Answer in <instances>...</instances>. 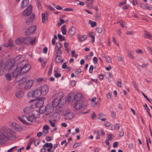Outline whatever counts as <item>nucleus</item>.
Wrapping results in <instances>:
<instances>
[{"mask_svg":"<svg viewBox=\"0 0 152 152\" xmlns=\"http://www.w3.org/2000/svg\"><path fill=\"white\" fill-rule=\"evenodd\" d=\"M39 108V112L40 113L42 114L46 111L45 106H42Z\"/></svg>","mask_w":152,"mask_h":152,"instance_id":"bb28decb","label":"nucleus"},{"mask_svg":"<svg viewBox=\"0 0 152 152\" xmlns=\"http://www.w3.org/2000/svg\"><path fill=\"white\" fill-rule=\"evenodd\" d=\"M81 72V69L80 68H79L75 72V73L77 75L80 74Z\"/></svg>","mask_w":152,"mask_h":152,"instance_id":"4d7b16f0","label":"nucleus"},{"mask_svg":"<svg viewBox=\"0 0 152 152\" xmlns=\"http://www.w3.org/2000/svg\"><path fill=\"white\" fill-rule=\"evenodd\" d=\"M93 66L92 65L91 66L89 69V72L90 73H92L93 72Z\"/></svg>","mask_w":152,"mask_h":152,"instance_id":"680f3d73","label":"nucleus"},{"mask_svg":"<svg viewBox=\"0 0 152 152\" xmlns=\"http://www.w3.org/2000/svg\"><path fill=\"white\" fill-rule=\"evenodd\" d=\"M61 55H56V61L59 63L61 61Z\"/></svg>","mask_w":152,"mask_h":152,"instance_id":"473e14b6","label":"nucleus"},{"mask_svg":"<svg viewBox=\"0 0 152 152\" xmlns=\"http://www.w3.org/2000/svg\"><path fill=\"white\" fill-rule=\"evenodd\" d=\"M142 94L144 96V97L145 98L147 99V100L149 101V102L151 103V102L150 100L148 98L147 96L145 95V94L142 92Z\"/></svg>","mask_w":152,"mask_h":152,"instance_id":"0e129e2a","label":"nucleus"},{"mask_svg":"<svg viewBox=\"0 0 152 152\" xmlns=\"http://www.w3.org/2000/svg\"><path fill=\"white\" fill-rule=\"evenodd\" d=\"M54 76L56 78H58L61 76V74L60 73H56L55 74Z\"/></svg>","mask_w":152,"mask_h":152,"instance_id":"052dcab7","label":"nucleus"},{"mask_svg":"<svg viewBox=\"0 0 152 152\" xmlns=\"http://www.w3.org/2000/svg\"><path fill=\"white\" fill-rule=\"evenodd\" d=\"M93 2V0H87L86 4L90 8H92L93 7L92 6V4Z\"/></svg>","mask_w":152,"mask_h":152,"instance_id":"cd10ccee","label":"nucleus"},{"mask_svg":"<svg viewBox=\"0 0 152 152\" xmlns=\"http://www.w3.org/2000/svg\"><path fill=\"white\" fill-rule=\"evenodd\" d=\"M52 69H53V65L52 64H51L50 65V68L49 69L48 73V76H50L52 73Z\"/></svg>","mask_w":152,"mask_h":152,"instance_id":"72a5a7b5","label":"nucleus"},{"mask_svg":"<svg viewBox=\"0 0 152 152\" xmlns=\"http://www.w3.org/2000/svg\"><path fill=\"white\" fill-rule=\"evenodd\" d=\"M51 118L54 121H58L60 119V115L57 113H53L51 115Z\"/></svg>","mask_w":152,"mask_h":152,"instance_id":"dca6fc26","label":"nucleus"},{"mask_svg":"<svg viewBox=\"0 0 152 152\" xmlns=\"http://www.w3.org/2000/svg\"><path fill=\"white\" fill-rule=\"evenodd\" d=\"M46 112L47 113H50L52 112L53 110V107L51 104H47L46 106Z\"/></svg>","mask_w":152,"mask_h":152,"instance_id":"f3484780","label":"nucleus"},{"mask_svg":"<svg viewBox=\"0 0 152 152\" xmlns=\"http://www.w3.org/2000/svg\"><path fill=\"white\" fill-rule=\"evenodd\" d=\"M49 123L50 124L51 126L52 127H55L56 126L55 124L51 120L49 121Z\"/></svg>","mask_w":152,"mask_h":152,"instance_id":"49530a36","label":"nucleus"},{"mask_svg":"<svg viewBox=\"0 0 152 152\" xmlns=\"http://www.w3.org/2000/svg\"><path fill=\"white\" fill-rule=\"evenodd\" d=\"M14 63H12L11 62L9 63L8 66H10L9 68L8 72L12 74L13 77H16L18 75L21 74L20 68L18 67V64H15L14 61Z\"/></svg>","mask_w":152,"mask_h":152,"instance_id":"f03ea898","label":"nucleus"},{"mask_svg":"<svg viewBox=\"0 0 152 152\" xmlns=\"http://www.w3.org/2000/svg\"><path fill=\"white\" fill-rule=\"evenodd\" d=\"M89 23L91 25V27H94L96 25V23L94 21H92L91 20L89 21Z\"/></svg>","mask_w":152,"mask_h":152,"instance_id":"f704fd0d","label":"nucleus"},{"mask_svg":"<svg viewBox=\"0 0 152 152\" xmlns=\"http://www.w3.org/2000/svg\"><path fill=\"white\" fill-rule=\"evenodd\" d=\"M46 61H44L43 63L41 64V66H42V67L43 68H44V67H45V66L46 65Z\"/></svg>","mask_w":152,"mask_h":152,"instance_id":"338daca9","label":"nucleus"},{"mask_svg":"<svg viewBox=\"0 0 152 152\" xmlns=\"http://www.w3.org/2000/svg\"><path fill=\"white\" fill-rule=\"evenodd\" d=\"M43 148H53V145L51 143H45L44 145H42Z\"/></svg>","mask_w":152,"mask_h":152,"instance_id":"c85d7f7f","label":"nucleus"},{"mask_svg":"<svg viewBox=\"0 0 152 152\" xmlns=\"http://www.w3.org/2000/svg\"><path fill=\"white\" fill-rule=\"evenodd\" d=\"M103 30L101 28H98L96 29V31L99 33H101L102 31Z\"/></svg>","mask_w":152,"mask_h":152,"instance_id":"a18cd8bd","label":"nucleus"},{"mask_svg":"<svg viewBox=\"0 0 152 152\" xmlns=\"http://www.w3.org/2000/svg\"><path fill=\"white\" fill-rule=\"evenodd\" d=\"M12 44L11 43H5L4 44V46L6 47H8L11 46L12 45Z\"/></svg>","mask_w":152,"mask_h":152,"instance_id":"5fc2aeb1","label":"nucleus"},{"mask_svg":"<svg viewBox=\"0 0 152 152\" xmlns=\"http://www.w3.org/2000/svg\"><path fill=\"white\" fill-rule=\"evenodd\" d=\"M56 50V55H61L62 53V51L60 49H57Z\"/></svg>","mask_w":152,"mask_h":152,"instance_id":"e433bc0d","label":"nucleus"},{"mask_svg":"<svg viewBox=\"0 0 152 152\" xmlns=\"http://www.w3.org/2000/svg\"><path fill=\"white\" fill-rule=\"evenodd\" d=\"M35 142V139L33 137L30 138L29 140V144L30 145L33 142Z\"/></svg>","mask_w":152,"mask_h":152,"instance_id":"de8ad7c7","label":"nucleus"},{"mask_svg":"<svg viewBox=\"0 0 152 152\" xmlns=\"http://www.w3.org/2000/svg\"><path fill=\"white\" fill-rule=\"evenodd\" d=\"M58 37L59 39V40L60 41H62L65 39V38L63 37L62 36L61 34H58Z\"/></svg>","mask_w":152,"mask_h":152,"instance_id":"ea45409f","label":"nucleus"},{"mask_svg":"<svg viewBox=\"0 0 152 152\" xmlns=\"http://www.w3.org/2000/svg\"><path fill=\"white\" fill-rule=\"evenodd\" d=\"M140 6L144 9H147L148 6L147 4H142L140 5Z\"/></svg>","mask_w":152,"mask_h":152,"instance_id":"58836bf2","label":"nucleus"},{"mask_svg":"<svg viewBox=\"0 0 152 152\" xmlns=\"http://www.w3.org/2000/svg\"><path fill=\"white\" fill-rule=\"evenodd\" d=\"M120 23V25L122 27H126V24L125 22L121 20Z\"/></svg>","mask_w":152,"mask_h":152,"instance_id":"a19ab883","label":"nucleus"},{"mask_svg":"<svg viewBox=\"0 0 152 152\" xmlns=\"http://www.w3.org/2000/svg\"><path fill=\"white\" fill-rule=\"evenodd\" d=\"M114 126V129L116 130H118L119 129L120 126V124H116L115 126Z\"/></svg>","mask_w":152,"mask_h":152,"instance_id":"37998d69","label":"nucleus"},{"mask_svg":"<svg viewBox=\"0 0 152 152\" xmlns=\"http://www.w3.org/2000/svg\"><path fill=\"white\" fill-rule=\"evenodd\" d=\"M126 2V0H124L123 2H121L119 4L118 6L119 7H121L123 5H125Z\"/></svg>","mask_w":152,"mask_h":152,"instance_id":"09e8293b","label":"nucleus"},{"mask_svg":"<svg viewBox=\"0 0 152 152\" xmlns=\"http://www.w3.org/2000/svg\"><path fill=\"white\" fill-rule=\"evenodd\" d=\"M96 116V115L94 112H93L91 116V118L94 120Z\"/></svg>","mask_w":152,"mask_h":152,"instance_id":"13d9d810","label":"nucleus"},{"mask_svg":"<svg viewBox=\"0 0 152 152\" xmlns=\"http://www.w3.org/2000/svg\"><path fill=\"white\" fill-rule=\"evenodd\" d=\"M24 41H26L25 38H20L16 40L15 42L17 45H20L21 44H22Z\"/></svg>","mask_w":152,"mask_h":152,"instance_id":"5701e85b","label":"nucleus"},{"mask_svg":"<svg viewBox=\"0 0 152 152\" xmlns=\"http://www.w3.org/2000/svg\"><path fill=\"white\" fill-rule=\"evenodd\" d=\"M17 64H18V67H19L20 68V73L21 75L25 73L26 72H23V71H24V70H25V68L23 65H20V62L18 63Z\"/></svg>","mask_w":152,"mask_h":152,"instance_id":"b1692460","label":"nucleus"},{"mask_svg":"<svg viewBox=\"0 0 152 152\" xmlns=\"http://www.w3.org/2000/svg\"><path fill=\"white\" fill-rule=\"evenodd\" d=\"M17 147L16 146H14L9 149L7 151V152H11L12 150L14 149L15 148Z\"/></svg>","mask_w":152,"mask_h":152,"instance_id":"774afa93","label":"nucleus"},{"mask_svg":"<svg viewBox=\"0 0 152 152\" xmlns=\"http://www.w3.org/2000/svg\"><path fill=\"white\" fill-rule=\"evenodd\" d=\"M32 6L29 5L26 10L23 12V14L25 16H28L32 12Z\"/></svg>","mask_w":152,"mask_h":152,"instance_id":"9d476101","label":"nucleus"},{"mask_svg":"<svg viewBox=\"0 0 152 152\" xmlns=\"http://www.w3.org/2000/svg\"><path fill=\"white\" fill-rule=\"evenodd\" d=\"M7 134L8 138H6L8 139H10L11 138L12 140H14L16 138V133L11 129H8Z\"/></svg>","mask_w":152,"mask_h":152,"instance_id":"39448f33","label":"nucleus"},{"mask_svg":"<svg viewBox=\"0 0 152 152\" xmlns=\"http://www.w3.org/2000/svg\"><path fill=\"white\" fill-rule=\"evenodd\" d=\"M72 56L73 57H75L76 58L78 56V55L77 54H75V51L74 50H73L72 51Z\"/></svg>","mask_w":152,"mask_h":152,"instance_id":"79ce46f5","label":"nucleus"},{"mask_svg":"<svg viewBox=\"0 0 152 152\" xmlns=\"http://www.w3.org/2000/svg\"><path fill=\"white\" fill-rule=\"evenodd\" d=\"M75 32V27L72 26L70 28L69 31V35L70 37H72Z\"/></svg>","mask_w":152,"mask_h":152,"instance_id":"aec40b11","label":"nucleus"},{"mask_svg":"<svg viewBox=\"0 0 152 152\" xmlns=\"http://www.w3.org/2000/svg\"><path fill=\"white\" fill-rule=\"evenodd\" d=\"M29 3L28 0H23L22 1L21 4V7L22 9H23L26 7Z\"/></svg>","mask_w":152,"mask_h":152,"instance_id":"412c9836","label":"nucleus"},{"mask_svg":"<svg viewBox=\"0 0 152 152\" xmlns=\"http://www.w3.org/2000/svg\"><path fill=\"white\" fill-rule=\"evenodd\" d=\"M128 54L130 58H134V56L132 55V52H130V51H128Z\"/></svg>","mask_w":152,"mask_h":152,"instance_id":"864d4df0","label":"nucleus"},{"mask_svg":"<svg viewBox=\"0 0 152 152\" xmlns=\"http://www.w3.org/2000/svg\"><path fill=\"white\" fill-rule=\"evenodd\" d=\"M12 125L14 128L16 129H18V128H22L21 126H19L18 124H17L15 122L12 123Z\"/></svg>","mask_w":152,"mask_h":152,"instance_id":"2f4dec72","label":"nucleus"},{"mask_svg":"<svg viewBox=\"0 0 152 152\" xmlns=\"http://www.w3.org/2000/svg\"><path fill=\"white\" fill-rule=\"evenodd\" d=\"M48 86L46 85L43 86L40 88L42 95L43 96H45L47 94L48 91Z\"/></svg>","mask_w":152,"mask_h":152,"instance_id":"1a4fd4ad","label":"nucleus"},{"mask_svg":"<svg viewBox=\"0 0 152 152\" xmlns=\"http://www.w3.org/2000/svg\"><path fill=\"white\" fill-rule=\"evenodd\" d=\"M41 95H42L41 92L40 90V88H37L33 92V97L38 98Z\"/></svg>","mask_w":152,"mask_h":152,"instance_id":"9b49d317","label":"nucleus"},{"mask_svg":"<svg viewBox=\"0 0 152 152\" xmlns=\"http://www.w3.org/2000/svg\"><path fill=\"white\" fill-rule=\"evenodd\" d=\"M63 96V94L62 92H60L58 94V96L54 99L52 102V105L53 107H56L59 104H63L61 101Z\"/></svg>","mask_w":152,"mask_h":152,"instance_id":"20e7f679","label":"nucleus"},{"mask_svg":"<svg viewBox=\"0 0 152 152\" xmlns=\"http://www.w3.org/2000/svg\"><path fill=\"white\" fill-rule=\"evenodd\" d=\"M134 88L137 90H138L137 86V84L134 81L132 82Z\"/></svg>","mask_w":152,"mask_h":152,"instance_id":"e2e57ef3","label":"nucleus"},{"mask_svg":"<svg viewBox=\"0 0 152 152\" xmlns=\"http://www.w3.org/2000/svg\"><path fill=\"white\" fill-rule=\"evenodd\" d=\"M25 39L26 41H28L31 45L34 44L36 40V38L35 37H28L25 38Z\"/></svg>","mask_w":152,"mask_h":152,"instance_id":"ddd939ff","label":"nucleus"},{"mask_svg":"<svg viewBox=\"0 0 152 152\" xmlns=\"http://www.w3.org/2000/svg\"><path fill=\"white\" fill-rule=\"evenodd\" d=\"M44 103V101L42 100H38L35 104V106L37 107H40L43 106Z\"/></svg>","mask_w":152,"mask_h":152,"instance_id":"4be33fe9","label":"nucleus"},{"mask_svg":"<svg viewBox=\"0 0 152 152\" xmlns=\"http://www.w3.org/2000/svg\"><path fill=\"white\" fill-rule=\"evenodd\" d=\"M26 77H23L20 80L19 82L20 84H23L26 81Z\"/></svg>","mask_w":152,"mask_h":152,"instance_id":"c9c22d12","label":"nucleus"},{"mask_svg":"<svg viewBox=\"0 0 152 152\" xmlns=\"http://www.w3.org/2000/svg\"><path fill=\"white\" fill-rule=\"evenodd\" d=\"M7 134L4 132L2 130L0 129V139L1 141L0 143L1 142V140L5 138H8L7 136Z\"/></svg>","mask_w":152,"mask_h":152,"instance_id":"a211bd4d","label":"nucleus"},{"mask_svg":"<svg viewBox=\"0 0 152 152\" xmlns=\"http://www.w3.org/2000/svg\"><path fill=\"white\" fill-rule=\"evenodd\" d=\"M66 26L65 25H64L61 27V31L62 32V33L64 35H65L66 34Z\"/></svg>","mask_w":152,"mask_h":152,"instance_id":"7c9ffc66","label":"nucleus"},{"mask_svg":"<svg viewBox=\"0 0 152 152\" xmlns=\"http://www.w3.org/2000/svg\"><path fill=\"white\" fill-rule=\"evenodd\" d=\"M48 132V131H46L43 130L42 131V134L44 135V136H45Z\"/></svg>","mask_w":152,"mask_h":152,"instance_id":"69168bd1","label":"nucleus"},{"mask_svg":"<svg viewBox=\"0 0 152 152\" xmlns=\"http://www.w3.org/2000/svg\"><path fill=\"white\" fill-rule=\"evenodd\" d=\"M14 62L15 64L20 62V65L24 66L25 70L23 71V72H26L30 69V66L28 64V61L26 60H24V58L21 55L16 56L14 59Z\"/></svg>","mask_w":152,"mask_h":152,"instance_id":"7ed1b4c3","label":"nucleus"},{"mask_svg":"<svg viewBox=\"0 0 152 152\" xmlns=\"http://www.w3.org/2000/svg\"><path fill=\"white\" fill-rule=\"evenodd\" d=\"M84 102H77L75 105V108L76 110L82 109L83 108H85L86 106V105L84 104Z\"/></svg>","mask_w":152,"mask_h":152,"instance_id":"6e6552de","label":"nucleus"},{"mask_svg":"<svg viewBox=\"0 0 152 152\" xmlns=\"http://www.w3.org/2000/svg\"><path fill=\"white\" fill-rule=\"evenodd\" d=\"M15 96L17 97L20 98L23 96V92L21 91H18L16 92Z\"/></svg>","mask_w":152,"mask_h":152,"instance_id":"a878e982","label":"nucleus"},{"mask_svg":"<svg viewBox=\"0 0 152 152\" xmlns=\"http://www.w3.org/2000/svg\"><path fill=\"white\" fill-rule=\"evenodd\" d=\"M77 39L79 42H82L86 40L87 39V36L86 35L81 36L80 35L77 34Z\"/></svg>","mask_w":152,"mask_h":152,"instance_id":"2eb2a0df","label":"nucleus"},{"mask_svg":"<svg viewBox=\"0 0 152 152\" xmlns=\"http://www.w3.org/2000/svg\"><path fill=\"white\" fill-rule=\"evenodd\" d=\"M98 102L97 101H95L94 102H92L91 104V105L92 107H95L96 105L98 104Z\"/></svg>","mask_w":152,"mask_h":152,"instance_id":"3c124183","label":"nucleus"},{"mask_svg":"<svg viewBox=\"0 0 152 152\" xmlns=\"http://www.w3.org/2000/svg\"><path fill=\"white\" fill-rule=\"evenodd\" d=\"M42 20L43 23H45V13H42Z\"/></svg>","mask_w":152,"mask_h":152,"instance_id":"4c0bfd02","label":"nucleus"},{"mask_svg":"<svg viewBox=\"0 0 152 152\" xmlns=\"http://www.w3.org/2000/svg\"><path fill=\"white\" fill-rule=\"evenodd\" d=\"M39 117V113L37 111L34 110L32 111L31 115L27 116L23 115L21 117H19L18 119L25 125H28L31 124L33 121H35L36 118Z\"/></svg>","mask_w":152,"mask_h":152,"instance_id":"f257e3e1","label":"nucleus"},{"mask_svg":"<svg viewBox=\"0 0 152 152\" xmlns=\"http://www.w3.org/2000/svg\"><path fill=\"white\" fill-rule=\"evenodd\" d=\"M37 29L36 26L32 25L28 28L26 30L25 34L26 35H29L34 32Z\"/></svg>","mask_w":152,"mask_h":152,"instance_id":"423d86ee","label":"nucleus"},{"mask_svg":"<svg viewBox=\"0 0 152 152\" xmlns=\"http://www.w3.org/2000/svg\"><path fill=\"white\" fill-rule=\"evenodd\" d=\"M34 81L32 80H29L26 83L24 88L26 90H28L33 85Z\"/></svg>","mask_w":152,"mask_h":152,"instance_id":"f8f14e48","label":"nucleus"},{"mask_svg":"<svg viewBox=\"0 0 152 152\" xmlns=\"http://www.w3.org/2000/svg\"><path fill=\"white\" fill-rule=\"evenodd\" d=\"M35 18V16L34 15H32L29 17L26 20V23L28 25H30L32 23L33 20Z\"/></svg>","mask_w":152,"mask_h":152,"instance_id":"6ab92c4d","label":"nucleus"},{"mask_svg":"<svg viewBox=\"0 0 152 152\" xmlns=\"http://www.w3.org/2000/svg\"><path fill=\"white\" fill-rule=\"evenodd\" d=\"M106 61L108 63H111L112 62V59L111 57L109 56H107L106 58Z\"/></svg>","mask_w":152,"mask_h":152,"instance_id":"603ef678","label":"nucleus"},{"mask_svg":"<svg viewBox=\"0 0 152 152\" xmlns=\"http://www.w3.org/2000/svg\"><path fill=\"white\" fill-rule=\"evenodd\" d=\"M93 62L94 64L97 63L98 62V59L96 57H94L93 58Z\"/></svg>","mask_w":152,"mask_h":152,"instance_id":"6e6d98bb","label":"nucleus"},{"mask_svg":"<svg viewBox=\"0 0 152 152\" xmlns=\"http://www.w3.org/2000/svg\"><path fill=\"white\" fill-rule=\"evenodd\" d=\"M62 47V45L61 43L57 42L56 45L55 50L60 49Z\"/></svg>","mask_w":152,"mask_h":152,"instance_id":"c756f323","label":"nucleus"},{"mask_svg":"<svg viewBox=\"0 0 152 152\" xmlns=\"http://www.w3.org/2000/svg\"><path fill=\"white\" fill-rule=\"evenodd\" d=\"M64 119L67 120H70L74 116V114L73 112H66L64 113Z\"/></svg>","mask_w":152,"mask_h":152,"instance_id":"0eeeda50","label":"nucleus"},{"mask_svg":"<svg viewBox=\"0 0 152 152\" xmlns=\"http://www.w3.org/2000/svg\"><path fill=\"white\" fill-rule=\"evenodd\" d=\"M81 144L80 143H75L73 147L74 148H77L79 146H80Z\"/></svg>","mask_w":152,"mask_h":152,"instance_id":"bf43d9fd","label":"nucleus"},{"mask_svg":"<svg viewBox=\"0 0 152 152\" xmlns=\"http://www.w3.org/2000/svg\"><path fill=\"white\" fill-rule=\"evenodd\" d=\"M83 98V96L82 94L78 93L76 94L74 96L73 100L76 101H78Z\"/></svg>","mask_w":152,"mask_h":152,"instance_id":"4468645a","label":"nucleus"},{"mask_svg":"<svg viewBox=\"0 0 152 152\" xmlns=\"http://www.w3.org/2000/svg\"><path fill=\"white\" fill-rule=\"evenodd\" d=\"M9 73L6 74L5 75L6 79L8 81H10L12 79V77L11 75V73Z\"/></svg>","mask_w":152,"mask_h":152,"instance_id":"393cba45","label":"nucleus"},{"mask_svg":"<svg viewBox=\"0 0 152 152\" xmlns=\"http://www.w3.org/2000/svg\"><path fill=\"white\" fill-rule=\"evenodd\" d=\"M49 129V126L47 125H45L43 126V130H46V131H48V130Z\"/></svg>","mask_w":152,"mask_h":152,"instance_id":"8fccbe9b","label":"nucleus"},{"mask_svg":"<svg viewBox=\"0 0 152 152\" xmlns=\"http://www.w3.org/2000/svg\"><path fill=\"white\" fill-rule=\"evenodd\" d=\"M145 37L147 39H150L152 38V35L149 34H145Z\"/></svg>","mask_w":152,"mask_h":152,"instance_id":"c03bdc74","label":"nucleus"}]
</instances>
